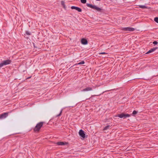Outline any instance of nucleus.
<instances>
[{"mask_svg":"<svg viewBox=\"0 0 158 158\" xmlns=\"http://www.w3.org/2000/svg\"><path fill=\"white\" fill-rule=\"evenodd\" d=\"M11 62L10 60H7L2 61V62L0 63V67L1 68L4 65L9 64Z\"/></svg>","mask_w":158,"mask_h":158,"instance_id":"f257e3e1","label":"nucleus"},{"mask_svg":"<svg viewBox=\"0 0 158 158\" xmlns=\"http://www.w3.org/2000/svg\"><path fill=\"white\" fill-rule=\"evenodd\" d=\"M86 6L92 9H95V10H102L101 8L99 7H97L95 5H93L89 3H87Z\"/></svg>","mask_w":158,"mask_h":158,"instance_id":"f03ea898","label":"nucleus"},{"mask_svg":"<svg viewBox=\"0 0 158 158\" xmlns=\"http://www.w3.org/2000/svg\"><path fill=\"white\" fill-rule=\"evenodd\" d=\"M130 115L128 114H125L124 113H122L121 114H118L115 117H118L121 118H126L127 117H130Z\"/></svg>","mask_w":158,"mask_h":158,"instance_id":"7ed1b4c3","label":"nucleus"},{"mask_svg":"<svg viewBox=\"0 0 158 158\" xmlns=\"http://www.w3.org/2000/svg\"><path fill=\"white\" fill-rule=\"evenodd\" d=\"M43 125V123H40L37 124L34 129L35 131H38Z\"/></svg>","mask_w":158,"mask_h":158,"instance_id":"20e7f679","label":"nucleus"},{"mask_svg":"<svg viewBox=\"0 0 158 158\" xmlns=\"http://www.w3.org/2000/svg\"><path fill=\"white\" fill-rule=\"evenodd\" d=\"M61 4L64 9H69L71 7L70 6L68 5H65V2L63 1H61Z\"/></svg>","mask_w":158,"mask_h":158,"instance_id":"39448f33","label":"nucleus"},{"mask_svg":"<svg viewBox=\"0 0 158 158\" xmlns=\"http://www.w3.org/2000/svg\"><path fill=\"white\" fill-rule=\"evenodd\" d=\"M122 30L125 31H132L135 30V28L132 27H126L123 28H122Z\"/></svg>","mask_w":158,"mask_h":158,"instance_id":"423d86ee","label":"nucleus"},{"mask_svg":"<svg viewBox=\"0 0 158 158\" xmlns=\"http://www.w3.org/2000/svg\"><path fill=\"white\" fill-rule=\"evenodd\" d=\"M79 134L81 137L84 138L85 137V134L83 131L82 130H80L79 132Z\"/></svg>","mask_w":158,"mask_h":158,"instance_id":"0eeeda50","label":"nucleus"},{"mask_svg":"<svg viewBox=\"0 0 158 158\" xmlns=\"http://www.w3.org/2000/svg\"><path fill=\"white\" fill-rule=\"evenodd\" d=\"M8 115V113H4L0 115V119H2L5 118Z\"/></svg>","mask_w":158,"mask_h":158,"instance_id":"6e6552de","label":"nucleus"},{"mask_svg":"<svg viewBox=\"0 0 158 158\" xmlns=\"http://www.w3.org/2000/svg\"><path fill=\"white\" fill-rule=\"evenodd\" d=\"M81 43L83 45H86L88 43L87 40L85 39H82L81 40Z\"/></svg>","mask_w":158,"mask_h":158,"instance_id":"1a4fd4ad","label":"nucleus"},{"mask_svg":"<svg viewBox=\"0 0 158 158\" xmlns=\"http://www.w3.org/2000/svg\"><path fill=\"white\" fill-rule=\"evenodd\" d=\"M92 90V89L91 88L88 87H86V88H85V89H83L82 90V91H83V92H85V91H91V90Z\"/></svg>","mask_w":158,"mask_h":158,"instance_id":"9d476101","label":"nucleus"},{"mask_svg":"<svg viewBox=\"0 0 158 158\" xmlns=\"http://www.w3.org/2000/svg\"><path fill=\"white\" fill-rule=\"evenodd\" d=\"M139 7L143 9H150L149 7H148L145 5H139Z\"/></svg>","mask_w":158,"mask_h":158,"instance_id":"9b49d317","label":"nucleus"},{"mask_svg":"<svg viewBox=\"0 0 158 158\" xmlns=\"http://www.w3.org/2000/svg\"><path fill=\"white\" fill-rule=\"evenodd\" d=\"M70 9H75V10H81V9L80 8L76 7L75 6H72L70 7Z\"/></svg>","mask_w":158,"mask_h":158,"instance_id":"f8f14e48","label":"nucleus"},{"mask_svg":"<svg viewBox=\"0 0 158 158\" xmlns=\"http://www.w3.org/2000/svg\"><path fill=\"white\" fill-rule=\"evenodd\" d=\"M156 48H152L147 52V53H150L154 51L156 49Z\"/></svg>","mask_w":158,"mask_h":158,"instance_id":"ddd939ff","label":"nucleus"},{"mask_svg":"<svg viewBox=\"0 0 158 158\" xmlns=\"http://www.w3.org/2000/svg\"><path fill=\"white\" fill-rule=\"evenodd\" d=\"M57 144L59 145H63L65 144V143L63 142H59L57 143Z\"/></svg>","mask_w":158,"mask_h":158,"instance_id":"4468645a","label":"nucleus"},{"mask_svg":"<svg viewBox=\"0 0 158 158\" xmlns=\"http://www.w3.org/2000/svg\"><path fill=\"white\" fill-rule=\"evenodd\" d=\"M110 125H108L105 127L104 129V130H106L108 129H109L110 128Z\"/></svg>","mask_w":158,"mask_h":158,"instance_id":"2eb2a0df","label":"nucleus"},{"mask_svg":"<svg viewBox=\"0 0 158 158\" xmlns=\"http://www.w3.org/2000/svg\"><path fill=\"white\" fill-rule=\"evenodd\" d=\"M84 63H85V62L84 61H82L77 64H76L75 65L83 64Z\"/></svg>","mask_w":158,"mask_h":158,"instance_id":"dca6fc26","label":"nucleus"},{"mask_svg":"<svg viewBox=\"0 0 158 158\" xmlns=\"http://www.w3.org/2000/svg\"><path fill=\"white\" fill-rule=\"evenodd\" d=\"M81 2L83 4H85L86 2V0H80Z\"/></svg>","mask_w":158,"mask_h":158,"instance_id":"f3484780","label":"nucleus"},{"mask_svg":"<svg viewBox=\"0 0 158 158\" xmlns=\"http://www.w3.org/2000/svg\"><path fill=\"white\" fill-rule=\"evenodd\" d=\"M154 21L156 23H158V18L156 17L154 19Z\"/></svg>","mask_w":158,"mask_h":158,"instance_id":"a211bd4d","label":"nucleus"},{"mask_svg":"<svg viewBox=\"0 0 158 158\" xmlns=\"http://www.w3.org/2000/svg\"><path fill=\"white\" fill-rule=\"evenodd\" d=\"M26 34L27 35H30V32H29L28 31H26Z\"/></svg>","mask_w":158,"mask_h":158,"instance_id":"6ab92c4d","label":"nucleus"},{"mask_svg":"<svg viewBox=\"0 0 158 158\" xmlns=\"http://www.w3.org/2000/svg\"><path fill=\"white\" fill-rule=\"evenodd\" d=\"M137 113V112L135 111H134L133 112L132 114L133 115H135Z\"/></svg>","mask_w":158,"mask_h":158,"instance_id":"aec40b11","label":"nucleus"},{"mask_svg":"<svg viewBox=\"0 0 158 158\" xmlns=\"http://www.w3.org/2000/svg\"><path fill=\"white\" fill-rule=\"evenodd\" d=\"M153 44H158V42L156 41H154Z\"/></svg>","mask_w":158,"mask_h":158,"instance_id":"412c9836","label":"nucleus"},{"mask_svg":"<svg viewBox=\"0 0 158 158\" xmlns=\"http://www.w3.org/2000/svg\"><path fill=\"white\" fill-rule=\"evenodd\" d=\"M106 53L105 52H101V53H99V54H106Z\"/></svg>","mask_w":158,"mask_h":158,"instance_id":"4be33fe9","label":"nucleus"},{"mask_svg":"<svg viewBox=\"0 0 158 158\" xmlns=\"http://www.w3.org/2000/svg\"><path fill=\"white\" fill-rule=\"evenodd\" d=\"M62 112V110H61V112H60V114L58 116H60V115L61 113Z\"/></svg>","mask_w":158,"mask_h":158,"instance_id":"5701e85b","label":"nucleus"},{"mask_svg":"<svg viewBox=\"0 0 158 158\" xmlns=\"http://www.w3.org/2000/svg\"><path fill=\"white\" fill-rule=\"evenodd\" d=\"M79 11V12H81V10H78Z\"/></svg>","mask_w":158,"mask_h":158,"instance_id":"b1692460","label":"nucleus"}]
</instances>
